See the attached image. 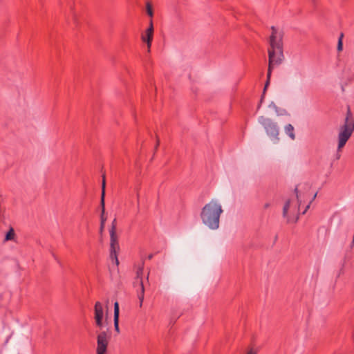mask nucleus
<instances>
[{
    "mask_svg": "<svg viewBox=\"0 0 354 354\" xmlns=\"http://www.w3.org/2000/svg\"><path fill=\"white\" fill-rule=\"evenodd\" d=\"M102 204L104 205V188H105V178H103L102 183Z\"/></svg>",
    "mask_w": 354,
    "mask_h": 354,
    "instance_id": "17",
    "label": "nucleus"
},
{
    "mask_svg": "<svg viewBox=\"0 0 354 354\" xmlns=\"http://www.w3.org/2000/svg\"><path fill=\"white\" fill-rule=\"evenodd\" d=\"M302 206H299V203L296 198L288 200L283 208V216L287 220L288 223H295L299 218V212Z\"/></svg>",
    "mask_w": 354,
    "mask_h": 354,
    "instance_id": "5",
    "label": "nucleus"
},
{
    "mask_svg": "<svg viewBox=\"0 0 354 354\" xmlns=\"http://www.w3.org/2000/svg\"><path fill=\"white\" fill-rule=\"evenodd\" d=\"M153 37V24L152 19L150 20L149 28L146 30L145 33L142 35V40L147 43L149 50L151 48Z\"/></svg>",
    "mask_w": 354,
    "mask_h": 354,
    "instance_id": "10",
    "label": "nucleus"
},
{
    "mask_svg": "<svg viewBox=\"0 0 354 354\" xmlns=\"http://www.w3.org/2000/svg\"><path fill=\"white\" fill-rule=\"evenodd\" d=\"M159 144H160V140L158 138H157V141H156V147H155V149L156 150L159 146Z\"/></svg>",
    "mask_w": 354,
    "mask_h": 354,
    "instance_id": "21",
    "label": "nucleus"
},
{
    "mask_svg": "<svg viewBox=\"0 0 354 354\" xmlns=\"http://www.w3.org/2000/svg\"><path fill=\"white\" fill-rule=\"evenodd\" d=\"M140 292L138 294V299L140 300V306H141L143 302L144 299V293H145V289L144 286L142 283V280H140Z\"/></svg>",
    "mask_w": 354,
    "mask_h": 354,
    "instance_id": "14",
    "label": "nucleus"
},
{
    "mask_svg": "<svg viewBox=\"0 0 354 354\" xmlns=\"http://www.w3.org/2000/svg\"><path fill=\"white\" fill-rule=\"evenodd\" d=\"M94 319L96 326L102 328L104 326V309L100 301H97L94 306Z\"/></svg>",
    "mask_w": 354,
    "mask_h": 354,
    "instance_id": "9",
    "label": "nucleus"
},
{
    "mask_svg": "<svg viewBox=\"0 0 354 354\" xmlns=\"http://www.w3.org/2000/svg\"><path fill=\"white\" fill-rule=\"evenodd\" d=\"M138 198H139L138 196ZM137 208H138V211H139V208H140L139 198H138V201H137Z\"/></svg>",
    "mask_w": 354,
    "mask_h": 354,
    "instance_id": "24",
    "label": "nucleus"
},
{
    "mask_svg": "<svg viewBox=\"0 0 354 354\" xmlns=\"http://www.w3.org/2000/svg\"><path fill=\"white\" fill-rule=\"evenodd\" d=\"M142 272H143V268H140L138 269V272H137V277L138 278L140 277V275L142 274Z\"/></svg>",
    "mask_w": 354,
    "mask_h": 354,
    "instance_id": "20",
    "label": "nucleus"
},
{
    "mask_svg": "<svg viewBox=\"0 0 354 354\" xmlns=\"http://www.w3.org/2000/svg\"><path fill=\"white\" fill-rule=\"evenodd\" d=\"M152 257H153V255H152V254H150V255L149 256V259H151L152 258Z\"/></svg>",
    "mask_w": 354,
    "mask_h": 354,
    "instance_id": "26",
    "label": "nucleus"
},
{
    "mask_svg": "<svg viewBox=\"0 0 354 354\" xmlns=\"http://www.w3.org/2000/svg\"><path fill=\"white\" fill-rule=\"evenodd\" d=\"M147 12L149 16H150L151 17H153V12L151 5L149 3H147Z\"/></svg>",
    "mask_w": 354,
    "mask_h": 354,
    "instance_id": "16",
    "label": "nucleus"
},
{
    "mask_svg": "<svg viewBox=\"0 0 354 354\" xmlns=\"http://www.w3.org/2000/svg\"><path fill=\"white\" fill-rule=\"evenodd\" d=\"M110 259L112 263L118 267L119 265V260L118 259V253L120 250V246L118 238L115 234V227L113 225L110 230Z\"/></svg>",
    "mask_w": 354,
    "mask_h": 354,
    "instance_id": "7",
    "label": "nucleus"
},
{
    "mask_svg": "<svg viewBox=\"0 0 354 354\" xmlns=\"http://www.w3.org/2000/svg\"><path fill=\"white\" fill-rule=\"evenodd\" d=\"M354 130V120L352 113L348 106L347 107L346 116L345 118L344 124L341 127L340 131L338 135V147H337V157L339 159L340 154L339 153L341 149L345 146L346 142L351 136Z\"/></svg>",
    "mask_w": 354,
    "mask_h": 354,
    "instance_id": "4",
    "label": "nucleus"
},
{
    "mask_svg": "<svg viewBox=\"0 0 354 354\" xmlns=\"http://www.w3.org/2000/svg\"><path fill=\"white\" fill-rule=\"evenodd\" d=\"M16 234L12 227H10L8 232L6 234L4 241H15Z\"/></svg>",
    "mask_w": 354,
    "mask_h": 354,
    "instance_id": "12",
    "label": "nucleus"
},
{
    "mask_svg": "<svg viewBox=\"0 0 354 354\" xmlns=\"http://www.w3.org/2000/svg\"><path fill=\"white\" fill-rule=\"evenodd\" d=\"M275 111H276L277 114L278 115H281L286 114V111L285 110L279 111L277 107L275 108Z\"/></svg>",
    "mask_w": 354,
    "mask_h": 354,
    "instance_id": "18",
    "label": "nucleus"
},
{
    "mask_svg": "<svg viewBox=\"0 0 354 354\" xmlns=\"http://www.w3.org/2000/svg\"><path fill=\"white\" fill-rule=\"evenodd\" d=\"M100 228H101V230H103V228H104V225H102V223H101Z\"/></svg>",
    "mask_w": 354,
    "mask_h": 354,
    "instance_id": "25",
    "label": "nucleus"
},
{
    "mask_svg": "<svg viewBox=\"0 0 354 354\" xmlns=\"http://www.w3.org/2000/svg\"><path fill=\"white\" fill-rule=\"evenodd\" d=\"M223 209L221 203L217 199H212L205 204L201 212L202 223L212 230L219 227L220 217Z\"/></svg>",
    "mask_w": 354,
    "mask_h": 354,
    "instance_id": "2",
    "label": "nucleus"
},
{
    "mask_svg": "<svg viewBox=\"0 0 354 354\" xmlns=\"http://www.w3.org/2000/svg\"><path fill=\"white\" fill-rule=\"evenodd\" d=\"M285 131L287 135L292 139L295 140V134L294 133V127L292 124H288L285 127Z\"/></svg>",
    "mask_w": 354,
    "mask_h": 354,
    "instance_id": "13",
    "label": "nucleus"
},
{
    "mask_svg": "<svg viewBox=\"0 0 354 354\" xmlns=\"http://www.w3.org/2000/svg\"><path fill=\"white\" fill-rule=\"evenodd\" d=\"M296 198L299 206H304L302 214H304L309 209L310 204L315 199L317 192L312 188V186L307 181L299 183L295 187Z\"/></svg>",
    "mask_w": 354,
    "mask_h": 354,
    "instance_id": "3",
    "label": "nucleus"
},
{
    "mask_svg": "<svg viewBox=\"0 0 354 354\" xmlns=\"http://www.w3.org/2000/svg\"><path fill=\"white\" fill-rule=\"evenodd\" d=\"M102 178H104V177H105V174H102Z\"/></svg>",
    "mask_w": 354,
    "mask_h": 354,
    "instance_id": "27",
    "label": "nucleus"
},
{
    "mask_svg": "<svg viewBox=\"0 0 354 354\" xmlns=\"http://www.w3.org/2000/svg\"><path fill=\"white\" fill-rule=\"evenodd\" d=\"M343 37H344V34L342 32L339 37L337 47V49L339 52L342 51L343 49V42H342Z\"/></svg>",
    "mask_w": 354,
    "mask_h": 354,
    "instance_id": "15",
    "label": "nucleus"
},
{
    "mask_svg": "<svg viewBox=\"0 0 354 354\" xmlns=\"http://www.w3.org/2000/svg\"><path fill=\"white\" fill-rule=\"evenodd\" d=\"M246 354H257V352L254 351L253 348H250L247 351Z\"/></svg>",
    "mask_w": 354,
    "mask_h": 354,
    "instance_id": "19",
    "label": "nucleus"
},
{
    "mask_svg": "<svg viewBox=\"0 0 354 354\" xmlns=\"http://www.w3.org/2000/svg\"><path fill=\"white\" fill-rule=\"evenodd\" d=\"M104 222H105V218H104L103 214H102L101 216V223L102 225H104Z\"/></svg>",
    "mask_w": 354,
    "mask_h": 354,
    "instance_id": "23",
    "label": "nucleus"
},
{
    "mask_svg": "<svg viewBox=\"0 0 354 354\" xmlns=\"http://www.w3.org/2000/svg\"><path fill=\"white\" fill-rule=\"evenodd\" d=\"M270 203H265V204L263 205V208H264V209H267V208H268V207H270Z\"/></svg>",
    "mask_w": 354,
    "mask_h": 354,
    "instance_id": "22",
    "label": "nucleus"
},
{
    "mask_svg": "<svg viewBox=\"0 0 354 354\" xmlns=\"http://www.w3.org/2000/svg\"><path fill=\"white\" fill-rule=\"evenodd\" d=\"M109 341V337L106 332L102 331L97 337V354H105L107 350V346Z\"/></svg>",
    "mask_w": 354,
    "mask_h": 354,
    "instance_id": "8",
    "label": "nucleus"
},
{
    "mask_svg": "<svg viewBox=\"0 0 354 354\" xmlns=\"http://www.w3.org/2000/svg\"><path fill=\"white\" fill-rule=\"evenodd\" d=\"M272 33L270 37V48L268 52V68L267 73V80L265 84L263 93L266 91L270 84V79L272 71L274 66L279 65L283 59V35L279 32L274 26L271 27Z\"/></svg>",
    "mask_w": 354,
    "mask_h": 354,
    "instance_id": "1",
    "label": "nucleus"
},
{
    "mask_svg": "<svg viewBox=\"0 0 354 354\" xmlns=\"http://www.w3.org/2000/svg\"><path fill=\"white\" fill-rule=\"evenodd\" d=\"M114 327L115 331L120 333L119 329V304L118 302L114 304Z\"/></svg>",
    "mask_w": 354,
    "mask_h": 354,
    "instance_id": "11",
    "label": "nucleus"
},
{
    "mask_svg": "<svg viewBox=\"0 0 354 354\" xmlns=\"http://www.w3.org/2000/svg\"><path fill=\"white\" fill-rule=\"evenodd\" d=\"M258 121L263 127L266 133L271 140L274 142L279 140V128L276 122L263 116L259 117Z\"/></svg>",
    "mask_w": 354,
    "mask_h": 354,
    "instance_id": "6",
    "label": "nucleus"
}]
</instances>
